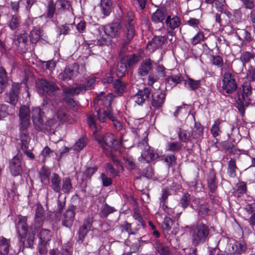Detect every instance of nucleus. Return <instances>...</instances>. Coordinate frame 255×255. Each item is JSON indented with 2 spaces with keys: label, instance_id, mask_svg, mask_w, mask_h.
I'll list each match as a JSON object with an SVG mask.
<instances>
[{
  "label": "nucleus",
  "instance_id": "nucleus-29",
  "mask_svg": "<svg viewBox=\"0 0 255 255\" xmlns=\"http://www.w3.org/2000/svg\"><path fill=\"white\" fill-rule=\"evenodd\" d=\"M100 7L104 16H109L113 9L112 2L111 0H101Z\"/></svg>",
  "mask_w": 255,
  "mask_h": 255
},
{
  "label": "nucleus",
  "instance_id": "nucleus-28",
  "mask_svg": "<svg viewBox=\"0 0 255 255\" xmlns=\"http://www.w3.org/2000/svg\"><path fill=\"white\" fill-rule=\"evenodd\" d=\"M113 94H109L107 96L103 97H98L94 100V103H97L98 105H103L108 108L110 107L113 100Z\"/></svg>",
  "mask_w": 255,
  "mask_h": 255
},
{
  "label": "nucleus",
  "instance_id": "nucleus-44",
  "mask_svg": "<svg viewBox=\"0 0 255 255\" xmlns=\"http://www.w3.org/2000/svg\"><path fill=\"white\" fill-rule=\"evenodd\" d=\"M185 84L188 85L191 90L195 91L201 86L200 80H195L191 78L188 77L186 80H185Z\"/></svg>",
  "mask_w": 255,
  "mask_h": 255
},
{
  "label": "nucleus",
  "instance_id": "nucleus-41",
  "mask_svg": "<svg viewBox=\"0 0 255 255\" xmlns=\"http://www.w3.org/2000/svg\"><path fill=\"white\" fill-rule=\"evenodd\" d=\"M51 234L50 231L47 229H41L39 235V241L48 243L51 240Z\"/></svg>",
  "mask_w": 255,
  "mask_h": 255
},
{
  "label": "nucleus",
  "instance_id": "nucleus-18",
  "mask_svg": "<svg viewBox=\"0 0 255 255\" xmlns=\"http://www.w3.org/2000/svg\"><path fill=\"white\" fill-rule=\"evenodd\" d=\"M9 169L11 174L16 176L22 172L21 159L18 155L15 156L9 163Z\"/></svg>",
  "mask_w": 255,
  "mask_h": 255
},
{
  "label": "nucleus",
  "instance_id": "nucleus-40",
  "mask_svg": "<svg viewBox=\"0 0 255 255\" xmlns=\"http://www.w3.org/2000/svg\"><path fill=\"white\" fill-rule=\"evenodd\" d=\"M50 174V171L49 169L45 167H43L42 170L39 172L40 178L41 182L45 185H47L49 183V175Z\"/></svg>",
  "mask_w": 255,
  "mask_h": 255
},
{
  "label": "nucleus",
  "instance_id": "nucleus-47",
  "mask_svg": "<svg viewBox=\"0 0 255 255\" xmlns=\"http://www.w3.org/2000/svg\"><path fill=\"white\" fill-rule=\"evenodd\" d=\"M246 74L247 81L250 82L255 81V65H249Z\"/></svg>",
  "mask_w": 255,
  "mask_h": 255
},
{
  "label": "nucleus",
  "instance_id": "nucleus-63",
  "mask_svg": "<svg viewBox=\"0 0 255 255\" xmlns=\"http://www.w3.org/2000/svg\"><path fill=\"white\" fill-rule=\"evenodd\" d=\"M124 160L125 162L126 167L128 169L132 170L135 168V161L132 157L130 156L124 157Z\"/></svg>",
  "mask_w": 255,
  "mask_h": 255
},
{
  "label": "nucleus",
  "instance_id": "nucleus-56",
  "mask_svg": "<svg viewBox=\"0 0 255 255\" xmlns=\"http://www.w3.org/2000/svg\"><path fill=\"white\" fill-rule=\"evenodd\" d=\"M190 202V195L188 193H185L181 197L179 204L184 209L187 208L189 205Z\"/></svg>",
  "mask_w": 255,
  "mask_h": 255
},
{
  "label": "nucleus",
  "instance_id": "nucleus-20",
  "mask_svg": "<svg viewBox=\"0 0 255 255\" xmlns=\"http://www.w3.org/2000/svg\"><path fill=\"white\" fill-rule=\"evenodd\" d=\"M29 127H19V135L22 149L28 148L29 142L30 140L28 132V128Z\"/></svg>",
  "mask_w": 255,
  "mask_h": 255
},
{
  "label": "nucleus",
  "instance_id": "nucleus-13",
  "mask_svg": "<svg viewBox=\"0 0 255 255\" xmlns=\"http://www.w3.org/2000/svg\"><path fill=\"white\" fill-rule=\"evenodd\" d=\"M32 118L35 128L37 130H43L44 113L39 107L34 108L31 111Z\"/></svg>",
  "mask_w": 255,
  "mask_h": 255
},
{
  "label": "nucleus",
  "instance_id": "nucleus-8",
  "mask_svg": "<svg viewBox=\"0 0 255 255\" xmlns=\"http://www.w3.org/2000/svg\"><path fill=\"white\" fill-rule=\"evenodd\" d=\"M168 16L167 10L165 7L161 6L157 8L156 11L151 14V21L154 23H161V26L157 30L163 34L166 31L163 21L167 18Z\"/></svg>",
  "mask_w": 255,
  "mask_h": 255
},
{
  "label": "nucleus",
  "instance_id": "nucleus-25",
  "mask_svg": "<svg viewBox=\"0 0 255 255\" xmlns=\"http://www.w3.org/2000/svg\"><path fill=\"white\" fill-rule=\"evenodd\" d=\"M50 187L53 190L56 192L59 193L61 191V178L56 173H53L51 177Z\"/></svg>",
  "mask_w": 255,
  "mask_h": 255
},
{
  "label": "nucleus",
  "instance_id": "nucleus-6",
  "mask_svg": "<svg viewBox=\"0 0 255 255\" xmlns=\"http://www.w3.org/2000/svg\"><path fill=\"white\" fill-rule=\"evenodd\" d=\"M236 73L233 71L225 72L222 77V89L224 94L230 95L238 89Z\"/></svg>",
  "mask_w": 255,
  "mask_h": 255
},
{
  "label": "nucleus",
  "instance_id": "nucleus-53",
  "mask_svg": "<svg viewBox=\"0 0 255 255\" xmlns=\"http://www.w3.org/2000/svg\"><path fill=\"white\" fill-rule=\"evenodd\" d=\"M164 161L167 163L169 168L176 165V158L173 154L163 156Z\"/></svg>",
  "mask_w": 255,
  "mask_h": 255
},
{
  "label": "nucleus",
  "instance_id": "nucleus-7",
  "mask_svg": "<svg viewBox=\"0 0 255 255\" xmlns=\"http://www.w3.org/2000/svg\"><path fill=\"white\" fill-rule=\"evenodd\" d=\"M37 90L41 95H54L59 90V88L55 84L48 82L44 79H40L36 83Z\"/></svg>",
  "mask_w": 255,
  "mask_h": 255
},
{
  "label": "nucleus",
  "instance_id": "nucleus-36",
  "mask_svg": "<svg viewBox=\"0 0 255 255\" xmlns=\"http://www.w3.org/2000/svg\"><path fill=\"white\" fill-rule=\"evenodd\" d=\"M203 127L199 123H195L194 128L191 134V137L194 139H200L202 137Z\"/></svg>",
  "mask_w": 255,
  "mask_h": 255
},
{
  "label": "nucleus",
  "instance_id": "nucleus-3",
  "mask_svg": "<svg viewBox=\"0 0 255 255\" xmlns=\"http://www.w3.org/2000/svg\"><path fill=\"white\" fill-rule=\"evenodd\" d=\"M236 95V107L242 117L245 115L246 108L250 104V97L252 94L253 88L251 82L244 81L237 90Z\"/></svg>",
  "mask_w": 255,
  "mask_h": 255
},
{
  "label": "nucleus",
  "instance_id": "nucleus-33",
  "mask_svg": "<svg viewBox=\"0 0 255 255\" xmlns=\"http://www.w3.org/2000/svg\"><path fill=\"white\" fill-rule=\"evenodd\" d=\"M20 17L16 14L12 15L8 22V26L12 30L17 29L20 25Z\"/></svg>",
  "mask_w": 255,
  "mask_h": 255
},
{
  "label": "nucleus",
  "instance_id": "nucleus-45",
  "mask_svg": "<svg viewBox=\"0 0 255 255\" xmlns=\"http://www.w3.org/2000/svg\"><path fill=\"white\" fill-rule=\"evenodd\" d=\"M174 221L170 218L166 217L164 219L161 227L163 231L168 232L174 228Z\"/></svg>",
  "mask_w": 255,
  "mask_h": 255
},
{
  "label": "nucleus",
  "instance_id": "nucleus-49",
  "mask_svg": "<svg viewBox=\"0 0 255 255\" xmlns=\"http://www.w3.org/2000/svg\"><path fill=\"white\" fill-rule=\"evenodd\" d=\"M220 124V121L219 120H216L211 128V133L214 137L219 135L221 133Z\"/></svg>",
  "mask_w": 255,
  "mask_h": 255
},
{
  "label": "nucleus",
  "instance_id": "nucleus-32",
  "mask_svg": "<svg viewBox=\"0 0 255 255\" xmlns=\"http://www.w3.org/2000/svg\"><path fill=\"white\" fill-rule=\"evenodd\" d=\"M113 88L116 94L118 95H121L126 91L127 84L126 83L118 79L114 82L113 84Z\"/></svg>",
  "mask_w": 255,
  "mask_h": 255
},
{
  "label": "nucleus",
  "instance_id": "nucleus-55",
  "mask_svg": "<svg viewBox=\"0 0 255 255\" xmlns=\"http://www.w3.org/2000/svg\"><path fill=\"white\" fill-rule=\"evenodd\" d=\"M111 38L106 33L97 39V44L99 46L108 45L111 43Z\"/></svg>",
  "mask_w": 255,
  "mask_h": 255
},
{
  "label": "nucleus",
  "instance_id": "nucleus-51",
  "mask_svg": "<svg viewBox=\"0 0 255 255\" xmlns=\"http://www.w3.org/2000/svg\"><path fill=\"white\" fill-rule=\"evenodd\" d=\"M152 41L153 43L154 44V48H159L166 41V37L165 36H155Z\"/></svg>",
  "mask_w": 255,
  "mask_h": 255
},
{
  "label": "nucleus",
  "instance_id": "nucleus-50",
  "mask_svg": "<svg viewBox=\"0 0 255 255\" xmlns=\"http://www.w3.org/2000/svg\"><path fill=\"white\" fill-rule=\"evenodd\" d=\"M17 41L19 44L18 46L21 48H24L28 41V36L27 33L21 34L17 36Z\"/></svg>",
  "mask_w": 255,
  "mask_h": 255
},
{
  "label": "nucleus",
  "instance_id": "nucleus-15",
  "mask_svg": "<svg viewBox=\"0 0 255 255\" xmlns=\"http://www.w3.org/2000/svg\"><path fill=\"white\" fill-rule=\"evenodd\" d=\"M158 156V154L148 145L146 144L141 152V156L139 157V161L149 163L157 158Z\"/></svg>",
  "mask_w": 255,
  "mask_h": 255
},
{
  "label": "nucleus",
  "instance_id": "nucleus-17",
  "mask_svg": "<svg viewBox=\"0 0 255 255\" xmlns=\"http://www.w3.org/2000/svg\"><path fill=\"white\" fill-rule=\"evenodd\" d=\"M126 18L128 21V25L126 26V30L125 35H127L128 39L133 38L134 35V15L131 11H128L127 13Z\"/></svg>",
  "mask_w": 255,
  "mask_h": 255
},
{
  "label": "nucleus",
  "instance_id": "nucleus-31",
  "mask_svg": "<svg viewBox=\"0 0 255 255\" xmlns=\"http://www.w3.org/2000/svg\"><path fill=\"white\" fill-rule=\"evenodd\" d=\"M10 241L3 237H0V255H7Z\"/></svg>",
  "mask_w": 255,
  "mask_h": 255
},
{
  "label": "nucleus",
  "instance_id": "nucleus-23",
  "mask_svg": "<svg viewBox=\"0 0 255 255\" xmlns=\"http://www.w3.org/2000/svg\"><path fill=\"white\" fill-rule=\"evenodd\" d=\"M140 60V56L137 54L128 55L122 58V61L125 63L129 68L136 64Z\"/></svg>",
  "mask_w": 255,
  "mask_h": 255
},
{
  "label": "nucleus",
  "instance_id": "nucleus-62",
  "mask_svg": "<svg viewBox=\"0 0 255 255\" xmlns=\"http://www.w3.org/2000/svg\"><path fill=\"white\" fill-rule=\"evenodd\" d=\"M211 61L213 65L218 68H222L223 66V60L222 58L219 55H212Z\"/></svg>",
  "mask_w": 255,
  "mask_h": 255
},
{
  "label": "nucleus",
  "instance_id": "nucleus-34",
  "mask_svg": "<svg viewBox=\"0 0 255 255\" xmlns=\"http://www.w3.org/2000/svg\"><path fill=\"white\" fill-rule=\"evenodd\" d=\"M183 80V77L180 74L168 76L165 79L166 83L171 86H175L180 83Z\"/></svg>",
  "mask_w": 255,
  "mask_h": 255
},
{
  "label": "nucleus",
  "instance_id": "nucleus-60",
  "mask_svg": "<svg viewBox=\"0 0 255 255\" xmlns=\"http://www.w3.org/2000/svg\"><path fill=\"white\" fill-rule=\"evenodd\" d=\"M105 169L109 172L110 175L114 177L119 176L120 171L119 170L115 169L111 163H107L105 166Z\"/></svg>",
  "mask_w": 255,
  "mask_h": 255
},
{
  "label": "nucleus",
  "instance_id": "nucleus-24",
  "mask_svg": "<svg viewBox=\"0 0 255 255\" xmlns=\"http://www.w3.org/2000/svg\"><path fill=\"white\" fill-rule=\"evenodd\" d=\"M45 219V213L43 207L41 205H37L35 215V224L38 226L42 225Z\"/></svg>",
  "mask_w": 255,
  "mask_h": 255
},
{
  "label": "nucleus",
  "instance_id": "nucleus-2",
  "mask_svg": "<svg viewBox=\"0 0 255 255\" xmlns=\"http://www.w3.org/2000/svg\"><path fill=\"white\" fill-rule=\"evenodd\" d=\"M95 138L106 155L111 159L118 169L123 171L124 169L123 165L112 150L114 148L115 143L117 142L115 135L111 133H107L104 135H97Z\"/></svg>",
  "mask_w": 255,
  "mask_h": 255
},
{
  "label": "nucleus",
  "instance_id": "nucleus-14",
  "mask_svg": "<svg viewBox=\"0 0 255 255\" xmlns=\"http://www.w3.org/2000/svg\"><path fill=\"white\" fill-rule=\"evenodd\" d=\"M30 109L25 106H21L19 111V127H30Z\"/></svg>",
  "mask_w": 255,
  "mask_h": 255
},
{
  "label": "nucleus",
  "instance_id": "nucleus-39",
  "mask_svg": "<svg viewBox=\"0 0 255 255\" xmlns=\"http://www.w3.org/2000/svg\"><path fill=\"white\" fill-rule=\"evenodd\" d=\"M72 189L71 180L69 177H65L62 179V184L61 186V191L63 193L68 194Z\"/></svg>",
  "mask_w": 255,
  "mask_h": 255
},
{
  "label": "nucleus",
  "instance_id": "nucleus-26",
  "mask_svg": "<svg viewBox=\"0 0 255 255\" xmlns=\"http://www.w3.org/2000/svg\"><path fill=\"white\" fill-rule=\"evenodd\" d=\"M120 29V25L118 23H113L105 27L104 31L110 37H116Z\"/></svg>",
  "mask_w": 255,
  "mask_h": 255
},
{
  "label": "nucleus",
  "instance_id": "nucleus-46",
  "mask_svg": "<svg viewBox=\"0 0 255 255\" xmlns=\"http://www.w3.org/2000/svg\"><path fill=\"white\" fill-rule=\"evenodd\" d=\"M255 56V54L254 53L245 51L243 52L240 57V60L243 63V66H245L247 63H249L251 59H254Z\"/></svg>",
  "mask_w": 255,
  "mask_h": 255
},
{
  "label": "nucleus",
  "instance_id": "nucleus-64",
  "mask_svg": "<svg viewBox=\"0 0 255 255\" xmlns=\"http://www.w3.org/2000/svg\"><path fill=\"white\" fill-rule=\"evenodd\" d=\"M40 38V31L39 29L33 30L30 32V41L32 43H36Z\"/></svg>",
  "mask_w": 255,
  "mask_h": 255
},
{
  "label": "nucleus",
  "instance_id": "nucleus-30",
  "mask_svg": "<svg viewBox=\"0 0 255 255\" xmlns=\"http://www.w3.org/2000/svg\"><path fill=\"white\" fill-rule=\"evenodd\" d=\"M208 186L211 193H214L217 188V182L214 172H209L207 178Z\"/></svg>",
  "mask_w": 255,
  "mask_h": 255
},
{
  "label": "nucleus",
  "instance_id": "nucleus-54",
  "mask_svg": "<svg viewBox=\"0 0 255 255\" xmlns=\"http://www.w3.org/2000/svg\"><path fill=\"white\" fill-rule=\"evenodd\" d=\"M178 138L180 140L184 142H187L189 141L191 135L185 130L180 129L178 133Z\"/></svg>",
  "mask_w": 255,
  "mask_h": 255
},
{
  "label": "nucleus",
  "instance_id": "nucleus-12",
  "mask_svg": "<svg viewBox=\"0 0 255 255\" xmlns=\"http://www.w3.org/2000/svg\"><path fill=\"white\" fill-rule=\"evenodd\" d=\"M76 206L73 205L69 206L68 209L63 214L62 218V224L64 226L70 227L75 219V214Z\"/></svg>",
  "mask_w": 255,
  "mask_h": 255
},
{
  "label": "nucleus",
  "instance_id": "nucleus-9",
  "mask_svg": "<svg viewBox=\"0 0 255 255\" xmlns=\"http://www.w3.org/2000/svg\"><path fill=\"white\" fill-rule=\"evenodd\" d=\"M97 120L101 123H105L107 119L113 122L114 126L120 129L122 128L121 123L117 120L115 115L114 114L111 109H108L105 111L102 109H99L97 111Z\"/></svg>",
  "mask_w": 255,
  "mask_h": 255
},
{
  "label": "nucleus",
  "instance_id": "nucleus-4",
  "mask_svg": "<svg viewBox=\"0 0 255 255\" xmlns=\"http://www.w3.org/2000/svg\"><path fill=\"white\" fill-rule=\"evenodd\" d=\"M189 230L191 243L195 247L204 244L209 235V227L202 223H198L195 225L187 226Z\"/></svg>",
  "mask_w": 255,
  "mask_h": 255
},
{
  "label": "nucleus",
  "instance_id": "nucleus-58",
  "mask_svg": "<svg viewBox=\"0 0 255 255\" xmlns=\"http://www.w3.org/2000/svg\"><path fill=\"white\" fill-rule=\"evenodd\" d=\"M238 34L242 35L243 39L246 42H250L253 40L251 34L246 29H238Z\"/></svg>",
  "mask_w": 255,
  "mask_h": 255
},
{
  "label": "nucleus",
  "instance_id": "nucleus-38",
  "mask_svg": "<svg viewBox=\"0 0 255 255\" xmlns=\"http://www.w3.org/2000/svg\"><path fill=\"white\" fill-rule=\"evenodd\" d=\"M7 81L6 72L3 67H1L0 68V94L4 91Z\"/></svg>",
  "mask_w": 255,
  "mask_h": 255
},
{
  "label": "nucleus",
  "instance_id": "nucleus-37",
  "mask_svg": "<svg viewBox=\"0 0 255 255\" xmlns=\"http://www.w3.org/2000/svg\"><path fill=\"white\" fill-rule=\"evenodd\" d=\"M58 108L59 109L56 111L57 118L60 121L64 122L67 119L68 115L62 102L59 103Z\"/></svg>",
  "mask_w": 255,
  "mask_h": 255
},
{
  "label": "nucleus",
  "instance_id": "nucleus-22",
  "mask_svg": "<svg viewBox=\"0 0 255 255\" xmlns=\"http://www.w3.org/2000/svg\"><path fill=\"white\" fill-rule=\"evenodd\" d=\"M153 247L160 255H175L167 246L159 241H156L153 244Z\"/></svg>",
  "mask_w": 255,
  "mask_h": 255
},
{
  "label": "nucleus",
  "instance_id": "nucleus-16",
  "mask_svg": "<svg viewBox=\"0 0 255 255\" xmlns=\"http://www.w3.org/2000/svg\"><path fill=\"white\" fill-rule=\"evenodd\" d=\"M151 91L147 87H144L142 90H138L137 93L132 97L134 102L139 105L142 106L146 99L149 98Z\"/></svg>",
  "mask_w": 255,
  "mask_h": 255
},
{
  "label": "nucleus",
  "instance_id": "nucleus-35",
  "mask_svg": "<svg viewBox=\"0 0 255 255\" xmlns=\"http://www.w3.org/2000/svg\"><path fill=\"white\" fill-rule=\"evenodd\" d=\"M238 167L235 159L231 158L228 163L227 173L231 178H235L237 175Z\"/></svg>",
  "mask_w": 255,
  "mask_h": 255
},
{
  "label": "nucleus",
  "instance_id": "nucleus-59",
  "mask_svg": "<svg viewBox=\"0 0 255 255\" xmlns=\"http://www.w3.org/2000/svg\"><path fill=\"white\" fill-rule=\"evenodd\" d=\"M49 243L39 241L38 245V251L41 255H46L48 251Z\"/></svg>",
  "mask_w": 255,
  "mask_h": 255
},
{
  "label": "nucleus",
  "instance_id": "nucleus-21",
  "mask_svg": "<svg viewBox=\"0 0 255 255\" xmlns=\"http://www.w3.org/2000/svg\"><path fill=\"white\" fill-rule=\"evenodd\" d=\"M152 106L155 109H159L161 108L164 103L166 94L161 91H157L152 95Z\"/></svg>",
  "mask_w": 255,
  "mask_h": 255
},
{
  "label": "nucleus",
  "instance_id": "nucleus-61",
  "mask_svg": "<svg viewBox=\"0 0 255 255\" xmlns=\"http://www.w3.org/2000/svg\"><path fill=\"white\" fill-rule=\"evenodd\" d=\"M87 139L85 137L80 138L73 146L74 150L80 151L86 144Z\"/></svg>",
  "mask_w": 255,
  "mask_h": 255
},
{
  "label": "nucleus",
  "instance_id": "nucleus-19",
  "mask_svg": "<svg viewBox=\"0 0 255 255\" xmlns=\"http://www.w3.org/2000/svg\"><path fill=\"white\" fill-rule=\"evenodd\" d=\"M152 68V61L150 58L143 60L138 68L137 74L140 77L147 76Z\"/></svg>",
  "mask_w": 255,
  "mask_h": 255
},
{
  "label": "nucleus",
  "instance_id": "nucleus-48",
  "mask_svg": "<svg viewBox=\"0 0 255 255\" xmlns=\"http://www.w3.org/2000/svg\"><path fill=\"white\" fill-rule=\"evenodd\" d=\"M115 209L109 206L107 204H105L101 208L99 215L101 217L105 218L107 217L110 214L113 213Z\"/></svg>",
  "mask_w": 255,
  "mask_h": 255
},
{
  "label": "nucleus",
  "instance_id": "nucleus-5",
  "mask_svg": "<svg viewBox=\"0 0 255 255\" xmlns=\"http://www.w3.org/2000/svg\"><path fill=\"white\" fill-rule=\"evenodd\" d=\"M71 7L70 2L68 0H57L55 3L52 0L48 3L47 15L48 18H53L54 15L56 19L61 18V15L66 10Z\"/></svg>",
  "mask_w": 255,
  "mask_h": 255
},
{
  "label": "nucleus",
  "instance_id": "nucleus-52",
  "mask_svg": "<svg viewBox=\"0 0 255 255\" xmlns=\"http://www.w3.org/2000/svg\"><path fill=\"white\" fill-rule=\"evenodd\" d=\"M89 230H90L87 229L86 227H85V226H81L80 227L78 232L79 236L78 242L79 243H83L84 239Z\"/></svg>",
  "mask_w": 255,
  "mask_h": 255
},
{
  "label": "nucleus",
  "instance_id": "nucleus-57",
  "mask_svg": "<svg viewBox=\"0 0 255 255\" xmlns=\"http://www.w3.org/2000/svg\"><path fill=\"white\" fill-rule=\"evenodd\" d=\"M129 68L121 60L120 63L118 65L117 68V75L118 77L123 76Z\"/></svg>",
  "mask_w": 255,
  "mask_h": 255
},
{
  "label": "nucleus",
  "instance_id": "nucleus-1",
  "mask_svg": "<svg viewBox=\"0 0 255 255\" xmlns=\"http://www.w3.org/2000/svg\"><path fill=\"white\" fill-rule=\"evenodd\" d=\"M18 219L16 229L19 241L23 247L32 248L34 242L35 233L32 228H28L26 217L19 215Z\"/></svg>",
  "mask_w": 255,
  "mask_h": 255
},
{
  "label": "nucleus",
  "instance_id": "nucleus-42",
  "mask_svg": "<svg viewBox=\"0 0 255 255\" xmlns=\"http://www.w3.org/2000/svg\"><path fill=\"white\" fill-rule=\"evenodd\" d=\"M125 37L123 39L122 46L121 47L119 53V58L121 60L122 58L126 56L127 55H125V53L127 50V48H126V46L130 42L132 38L128 39V37L127 35H125Z\"/></svg>",
  "mask_w": 255,
  "mask_h": 255
},
{
  "label": "nucleus",
  "instance_id": "nucleus-27",
  "mask_svg": "<svg viewBox=\"0 0 255 255\" xmlns=\"http://www.w3.org/2000/svg\"><path fill=\"white\" fill-rule=\"evenodd\" d=\"M165 23L169 28L174 30L180 26L181 21L180 18L177 16L171 17L170 15H168L165 20Z\"/></svg>",
  "mask_w": 255,
  "mask_h": 255
},
{
  "label": "nucleus",
  "instance_id": "nucleus-10",
  "mask_svg": "<svg viewBox=\"0 0 255 255\" xmlns=\"http://www.w3.org/2000/svg\"><path fill=\"white\" fill-rule=\"evenodd\" d=\"M79 65L76 63L69 65L59 74L58 78L64 81L72 80L79 74Z\"/></svg>",
  "mask_w": 255,
  "mask_h": 255
},
{
  "label": "nucleus",
  "instance_id": "nucleus-43",
  "mask_svg": "<svg viewBox=\"0 0 255 255\" xmlns=\"http://www.w3.org/2000/svg\"><path fill=\"white\" fill-rule=\"evenodd\" d=\"M182 144L180 142H169L167 143L166 150L171 152H178L182 148Z\"/></svg>",
  "mask_w": 255,
  "mask_h": 255
},
{
  "label": "nucleus",
  "instance_id": "nucleus-11",
  "mask_svg": "<svg viewBox=\"0 0 255 255\" xmlns=\"http://www.w3.org/2000/svg\"><path fill=\"white\" fill-rule=\"evenodd\" d=\"M20 89V84L13 83L9 92L5 95V101L12 105H15L18 101Z\"/></svg>",
  "mask_w": 255,
  "mask_h": 255
}]
</instances>
